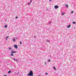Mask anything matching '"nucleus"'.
I'll return each mask as SVG.
<instances>
[{"label": "nucleus", "instance_id": "26", "mask_svg": "<svg viewBox=\"0 0 76 76\" xmlns=\"http://www.w3.org/2000/svg\"><path fill=\"white\" fill-rule=\"evenodd\" d=\"M14 60H15V58H14Z\"/></svg>", "mask_w": 76, "mask_h": 76}, {"label": "nucleus", "instance_id": "28", "mask_svg": "<svg viewBox=\"0 0 76 76\" xmlns=\"http://www.w3.org/2000/svg\"><path fill=\"white\" fill-rule=\"evenodd\" d=\"M49 1H51V0H49Z\"/></svg>", "mask_w": 76, "mask_h": 76}, {"label": "nucleus", "instance_id": "5", "mask_svg": "<svg viewBox=\"0 0 76 76\" xmlns=\"http://www.w3.org/2000/svg\"><path fill=\"white\" fill-rule=\"evenodd\" d=\"M71 26V25H69L67 26V28H69Z\"/></svg>", "mask_w": 76, "mask_h": 76}, {"label": "nucleus", "instance_id": "9", "mask_svg": "<svg viewBox=\"0 0 76 76\" xmlns=\"http://www.w3.org/2000/svg\"><path fill=\"white\" fill-rule=\"evenodd\" d=\"M11 73V71L9 70V71L8 72V73Z\"/></svg>", "mask_w": 76, "mask_h": 76}, {"label": "nucleus", "instance_id": "30", "mask_svg": "<svg viewBox=\"0 0 76 76\" xmlns=\"http://www.w3.org/2000/svg\"><path fill=\"white\" fill-rule=\"evenodd\" d=\"M31 1H30V2H31Z\"/></svg>", "mask_w": 76, "mask_h": 76}, {"label": "nucleus", "instance_id": "21", "mask_svg": "<svg viewBox=\"0 0 76 76\" xmlns=\"http://www.w3.org/2000/svg\"><path fill=\"white\" fill-rule=\"evenodd\" d=\"M48 61L49 62H50V60L49 59Z\"/></svg>", "mask_w": 76, "mask_h": 76}, {"label": "nucleus", "instance_id": "8", "mask_svg": "<svg viewBox=\"0 0 76 76\" xmlns=\"http://www.w3.org/2000/svg\"><path fill=\"white\" fill-rule=\"evenodd\" d=\"M9 50H12V48L11 47H10L9 48Z\"/></svg>", "mask_w": 76, "mask_h": 76}, {"label": "nucleus", "instance_id": "2", "mask_svg": "<svg viewBox=\"0 0 76 76\" xmlns=\"http://www.w3.org/2000/svg\"><path fill=\"white\" fill-rule=\"evenodd\" d=\"M54 7L55 8V9H57L58 8V6H57V5H56L55 6H54Z\"/></svg>", "mask_w": 76, "mask_h": 76}, {"label": "nucleus", "instance_id": "16", "mask_svg": "<svg viewBox=\"0 0 76 76\" xmlns=\"http://www.w3.org/2000/svg\"><path fill=\"white\" fill-rule=\"evenodd\" d=\"M45 74H46V75H48V73H47V72L45 73Z\"/></svg>", "mask_w": 76, "mask_h": 76}, {"label": "nucleus", "instance_id": "31", "mask_svg": "<svg viewBox=\"0 0 76 76\" xmlns=\"http://www.w3.org/2000/svg\"><path fill=\"white\" fill-rule=\"evenodd\" d=\"M0 63H1V62H0Z\"/></svg>", "mask_w": 76, "mask_h": 76}, {"label": "nucleus", "instance_id": "1", "mask_svg": "<svg viewBox=\"0 0 76 76\" xmlns=\"http://www.w3.org/2000/svg\"><path fill=\"white\" fill-rule=\"evenodd\" d=\"M27 76H33V72H32V71H30L29 73L28 74Z\"/></svg>", "mask_w": 76, "mask_h": 76}, {"label": "nucleus", "instance_id": "22", "mask_svg": "<svg viewBox=\"0 0 76 76\" xmlns=\"http://www.w3.org/2000/svg\"><path fill=\"white\" fill-rule=\"evenodd\" d=\"M28 4H30V3H28Z\"/></svg>", "mask_w": 76, "mask_h": 76}, {"label": "nucleus", "instance_id": "19", "mask_svg": "<svg viewBox=\"0 0 76 76\" xmlns=\"http://www.w3.org/2000/svg\"><path fill=\"white\" fill-rule=\"evenodd\" d=\"M18 17H15L16 19H18Z\"/></svg>", "mask_w": 76, "mask_h": 76}, {"label": "nucleus", "instance_id": "27", "mask_svg": "<svg viewBox=\"0 0 76 76\" xmlns=\"http://www.w3.org/2000/svg\"><path fill=\"white\" fill-rule=\"evenodd\" d=\"M6 40H7V38H6Z\"/></svg>", "mask_w": 76, "mask_h": 76}, {"label": "nucleus", "instance_id": "17", "mask_svg": "<svg viewBox=\"0 0 76 76\" xmlns=\"http://www.w3.org/2000/svg\"><path fill=\"white\" fill-rule=\"evenodd\" d=\"M71 13L72 14V13H73V11H72L71 12Z\"/></svg>", "mask_w": 76, "mask_h": 76}, {"label": "nucleus", "instance_id": "14", "mask_svg": "<svg viewBox=\"0 0 76 76\" xmlns=\"http://www.w3.org/2000/svg\"><path fill=\"white\" fill-rule=\"evenodd\" d=\"M65 14V13H62V15H64Z\"/></svg>", "mask_w": 76, "mask_h": 76}, {"label": "nucleus", "instance_id": "10", "mask_svg": "<svg viewBox=\"0 0 76 76\" xmlns=\"http://www.w3.org/2000/svg\"><path fill=\"white\" fill-rule=\"evenodd\" d=\"M72 23H73V24H75V23H76V22H75L73 21L72 22Z\"/></svg>", "mask_w": 76, "mask_h": 76}, {"label": "nucleus", "instance_id": "4", "mask_svg": "<svg viewBox=\"0 0 76 76\" xmlns=\"http://www.w3.org/2000/svg\"><path fill=\"white\" fill-rule=\"evenodd\" d=\"M13 42H16V39H15V38H14L13 39Z\"/></svg>", "mask_w": 76, "mask_h": 76}, {"label": "nucleus", "instance_id": "3", "mask_svg": "<svg viewBox=\"0 0 76 76\" xmlns=\"http://www.w3.org/2000/svg\"><path fill=\"white\" fill-rule=\"evenodd\" d=\"M14 46L16 48V49L18 48V46H17V45H14Z\"/></svg>", "mask_w": 76, "mask_h": 76}, {"label": "nucleus", "instance_id": "11", "mask_svg": "<svg viewBox=\"0 0 76 76\" xmlns=\"http://www.w3.org/2000/svg\"><path fill=\"white\" fill-rule=\"evenodd\" d=\"M11 56H13V53H11Z\"/></svg>", "mask_w": 76, "mask_h": 76}, {"label": "nucleus", "instance_id": "25", "mask_svg": "<svg viewBox=\"0 0 76 76\" xmlns=\"http://www.w3.org/2000/svg\"><path fill=\"white\" fill-rule=\"evenodd\" d=\"M4 76H7L6 75H4Z\"/></svg>", "mask_w": 76, "mask_h": 76}, {"label": "nucleus", "instance_id": "7", "mask_svg": "<svg viewBox=\"0 0 76 76\" xmlns=\"http://www.w3.org/2000/svg\"><path fill=\"white\" fill-rule=\"evenodd\" d=\"M66 7H68L69 6H68V5L66 4L65 5Z\"/></svg>", "mask_w": 76, "mask_h": 76}, {"label": "nucleus", "instance_id": "33", "mask_svg": "<svg viewBox=\"0 0 76 76\" xmlns=\"http://www.w3.org/2000/svg\"><path fill=\"white\" fill-rule=\"evenodd\" d=\"M41 75H39V76H40Z\"/></svg>", "mask_w": 76, "mask_h": 76}, {"label": "nucleus", "instance_id": "32", "mask_svg": "<svg viewBox=\"0 0 76 76\" xmlns=\"http://www.w3.org/2000/svg\"><path fill=\"white\" fill-rule=\"evenodd\" d=\"M45 64H46V63H45Z\"/></svg>", "mask_w": 76, "mask_h": 76}, {"label": "nucleus", "instance_id": "18", "mask_svg": "<svg viewBox=\"0 0 76 76\" xmlns=\"http://www.w3.org/2000/svg\"><path fill=\"white\" fill-rule=\"evenodd\" d=\"M9 38V36H7L6 37V38Z\"/></svg>", "mask_w": 76, "mask_h": 76}, {"label": "nucleus", "instance_id": "13", "mask_svg": "<svg viewBox=\"0 0 76 76\" xmlns=\"http://www.w3.org/2000/svg\"><path fill=\"white\" fill-rule=\"evenodd\" d=\"M53 69H54L55 70H56V67H54V66L53 67Z\"/></svg>", "mask_w": 76, "mask_h": 76}, {"label": "nucleus", "instance_id": "6", "mask_svg": "<svg viewBox=\"0 0 76 76\" xmlns=\"http://www.w3.org/2000/svg\"><path fill=\"white\" fill-rule=\"evenodd\" d=\"M11 53H16V51H11Z\"/></svg>", "mask_w": 76, "mask_h": 76}, {"label": "nucleus", "instance_id": "12", "mask_svg": "<svg viewBox=\"0 0 76 76\" xmlns=\"http://www.w3.org/2000/svg\"><path fill=\"white\" fill-rule=\"evenodd\" d=\"M4 28H7V25H5L4 26Z\"/></svg>", "mask_w": 76, "mask_h": 76}, {"label": "nucleus", "instance_id": "20", "mask_svg": "<svg viewBox=\"0 0 76 76\" xmlns=\"http://www.w3.org/2000/svg\"><path fill=\"white\" fill-rule=\"evenodd\" d=\"M15 38H16V39H17V40H18V38H17V37H15Z\"/></svg>", "mask_w": 76, "mask_h": 76}, {"label": "nucleus", "instance_id": "15", "mask_svg": "<svg viewBox=\"0 0 76 76\" xmlns=\"http://www.w3.org/2000/svg\"><path fill=\"white\" fill-rule=\"evenodd\" d=\"M20 44H22V42L21 41L20 42Z\"/></svg>", "mask_w": 76, "mask_h": 76}, {"label": "nucleus", "instance_id": "24", "mask_svg": "<svg viewBox=\"0 0 76 76\" xmlns=\"http://www.w3.org/2000/svg\"><path fill=\"white\" fill-rule=\"evenodd\" d=\"M47 42H49V41H47Z\"/></svg>", "mask_w": 76, "mask_h": 76}, {"label": "nucleus", "instance_id": "23", "mask_svg": "<svg viewBox=\"0 0 76 76\" xmlns=\"http://www.w3.org/2000/svg\"><path fill=\"white\" fill-rule=\"evenodd\" d=\"M51 23V22H50L49 23V24Z\"/></svg>", "mask_w": 76, "mask_h": 76}, {"label": "nucleus", "instance_id": "29", "mask_svg": "<svg viewBox=\"0 0 76 76\" xmlns=\"http://www.w3.org/2000/svg\"><path fill=\"white\" fill-rule=\"evenodd\" d=\"M16 61H18V60H16Z\"/></svg>", "mask_w": 76, "mask_h": 76}]
</instances>
